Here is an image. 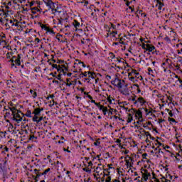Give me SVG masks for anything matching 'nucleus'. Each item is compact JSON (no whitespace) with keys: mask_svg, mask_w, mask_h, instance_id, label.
I'll return each mask as SVG.
<instances>
[{"mask_svg":"<svg viewBox=\"0 0 182 182\" xmlns=\"http://www.w3.org/2000/svg\"><path fill=\"white\" fill-rule=\"evenodd\" d=\"M134 86H136V92L137 93H140V92H141V90H140V87L139 86V85L135 84Z\"/></svg>","mask_w":182,"mask_h":182,"instance_id":"56","label":"nucleus"},{"mask_svg":"<svg viewBox=\"0 0 182 182\" xmlns=\"http://www.w3.org/2000/svg\"><path fill=\"white\" fill-rule=\"evenodd\" d=\"M31 11H32V14H37V12H42V9H38L36 6H34L33 7L31 8Z\"/></svg>","mask_w":182,"mask_h":182,"instance_id":"26","label":"nucleus"},{"mask_svg":"<svg viewBox=\"0 0 182 182\" xmlns=\"http://www.w3.org/2000/svg\"><path fill=\"white\" fill-rule=\"evenodd\" d=\"M105 29H107V31L108 30L109 32H112V31H110L111 29H114V26L113 25V23H109L107 25L105 26Z\"/></svg>","mask_w":182,"mask_h":182,"instance_id":"30","label":"nucleus"},{"mask_svg":"<svg viewBox=\"0 0 182 182\" xmlns=\"http://www.w3.org/2000/svg\"><path fill=\"white\" fill-rule=\"evenodd\" d=\"M105 176H106L105 182H117V180H118L117 178L112 180V177L110 176H109L108 174Z\"/></svg>","mask_w":182,"mask_h":182,"instance_id":"28","label":"nucleus"},{"mask_svg":"<svg viewBox=\"0 0 182 182\" xmlns=\"http://www.w3.org/2000/svg\"><path fill=\"white\" fill-rule=\"evenodd\" d=\"M49 171H50V168H48L43 172H42V175L46 176L49 173Z\"/></svg>","mask_w":182,"mask_h":182,"instance_id":"48","label":"nucleus"},{"mask_svg":"<svg viewBox=\"0 0 182 182\" xmlns=\"http://www.w3.org/2000/svg\"><path fill=\"white\" fill-rule=\"evenodd\" d=\"M73 25L75 29H78V28H80V23H79L76 20H74V21L73 22Z\"/></svg>","mask_w":182,"mask_h":182,"instance_id":"40","label":"nucleus"},{"mask_svg":"<svg viewBox=\"0 0 182 182\" xmlns=\"http://www.w3.org/2000/svg\"><path fill=\"white\" fill-rule=\"evenodd\" d=\"M115 143L117 144V146H119V147H122V140L117 139L115 141Z\"/></svg>","mask_w":182,"mask_h":182,"instance_id":"47","label":"nucleus"},{"mask_svg":"<svg viewBox=\"0 0 182 182\" xmlns=\"http://www.w3.org/2000/svg\"><path fill=\"white\" fill-rule=\"evenodd\" d=\"M142 159H143L144 161H146V160H147V154L146 153L142 154Z\"/></svg>","mask_w":182,"mask_h":182,"instance_id":"55","label":"nucleus"},{"mask_svg":"<svg viewBox=\"0 0 182 182\" xmlns=\"http://www.w3.org/2000/svg\"><path fill=\"white\" fill-rule=\"evenodd\" d=\"M0 43H6L5 34L0 33Z\"/></svg>","mask_w":182,"mask_h":182,"instance_id":"42","label":"nucleus"},{"mask_svg":"<svg viewBox=\"0 0 182 182\" xmlns=\"http://www.w3.org/2000/svg\"><path fill=\"white\" fill-rule=\"evenodd\" d=\"M8 13L5 12L4 10L0 9V22L1 23H4L5 21H8Z\"/></svg>","mask_w":182,"mask_h":182,"instance_id":"9","label":"nucleus"},{"mask_svg":"<svg viewBox=\"0 0 182 182\" xmlns=\"http://www.w3.org/2000/svg\"><path fill=\"white\" fill-rule=\"evenodd\" d=\"M83 163L85 166L82 168L83 171H85L88 174H91L92 170L93 169V163H92V161H89V158H85Z\"/></svg>","mask_w":182,"mask_h":182,"instance_id":"3","label":"nucleus"},{"mask_svg":"<svg viewBox=\"0 0 182 182\" xmlns=\"http://www.w3.org/2000/svg\"><path fill=\"white\" fill-rule=\"evenodd\" d=\"M139 132L140 133V137H144L146 143H150V140L155 139V138L150 134V132H146L143 128H141Z\"/></svg>","mask_w":182,"mask_h":182,"instance_id":"4","label":"nucleus"},{"mask_svg":"<svg viewBox=\"0 0 182 182\" xmlns=\"http://www.w3.org/2000/svg\"><path fill=\"white\" fill-rule=\"evenodd\" d=\"M30 93H31L32 97H33V99H36V97L38 96V93H36V90H30Z\"/></svg>","mask_w":182,"mask_h":182,"instance_id":"43","label":"nucleus"},{"mask_svg":"<svg viewBox=\"0 0 182 182\" xmlns=\"http://www.w3.org/2000/svg\"><path fill=\"white\" fill-rule=\"evenodd\" d=\"M133 122V114L128 113L127 115V123H132Z\"/></svg>","mask_w":182,"mask_h":182,"instance_id":"29","label":"nucleus"},{"mask_svg":"<svg viewBox=\"0 0 182 182\" xmlns=\"http://www.w3.org/2000/svg\"><path fill=\"white\" fill-rule=\"evenodd\" d=\"M95 181L97 182H101L102 181V178L101 176H94Z\"/></svg>","mask_w":182,"mask_h":182,"instance_id":"51","label":"nucleus"},{"mask_svg":"<svg viewBox=\"0 0 182 182\" xmlns=\"http://www.w3.org/2000/svg\"><path fill=\"white\" fill-rule=\"evenodd\" d=\"M107 100L109 103V106H112V105H114V99H113V97L109 96L107 97Z\"/></svg>","mask_w":182,"mask_h":182,"instance_id":"39","label":"nucleus"},{"mask_svg":"<svg viewBox=\"0 0 182 182\" xmlns=\"http://www.w3.org/2000/svg\"><path fill=\"white\" fill-rule=\"evenodd\" d=\"M178 168H182V161H179V164L178 165Z\"/></svg>","mask_w":182,"mask_h":182,"instance_id":"64","label":"nucleus"},{"mask_svg":"<svg viewBox=\"0 0 182 182\" xmlns=\"http://www.w3.org/2000/svg\"><path fill=\"white\" fill-rule=\"evenodd\" d=\"M94 176H98V177H102L103 174V171L102 170V168L97 166L95 171H94Z\"/></svg>","mask_w":182,"mask_h":182,"instance_id":"18","label":"nucleus"},{"mask_svg":"<svg viewBox=\"0 0 182 182\" xmlns=\"http://www.w3.org/2000/svg\"><path fill=\"white\" fill-rule=\"evenodd\" d=\"M108 107L109 108L108 110L109 114H113V113H116L117 112V109L112 108V105H109Z\"/></svg>","mask_w":182,"mask_h":182,"instance_id":"37","label":"nucleus"},{"mask_svg":"<svg viewBox=\"0 0 182 182\" xmlns=\"http://www.w3.org/2000/svg\"><path fill=\"white\" fill-rule=\"evenodd\" d=\"M47 32H49L50 33H53V34H55V31H53V30H52V28H48V31H47Z\"/></svg>","mask_w":182,"mask_h":182,"instance_id":"62","label":"nucleus"},{"mask_svg":"<svg viewBox=\"0 0 182 182\" xmlns=\"http://www.w3.org/2000/svg\"><path fill=\"white\" fill-rule=\"evenodd\" d=\"M117 182H126V178H118Z\"/></svg>","mask_w":182,"mask_h":182,"instance_id":"58","label":"nucleus"},{"mask_svg":"<svg viewBox=\"0 0 182 182\" xmlns=\"http://www.w3.org/2000/svg\"><path fill=\"white\" fill-rule=\"evenodd\" d=\"M9 109L12 113L13 120L16 122V123H21V122H22L23 119V116H25V114H23V113H22V112L20 110L15 108V107H9Z\"/></svg>","mask_w":182,"mask_h":182,"instance_id":"2","label":"nucleus"},{"mask_svg":"<svg viewBox=\"0 0 182 182\" xmlns=\"http://www.w3.org/2000/svg\"><path fill=\"white\" fill-rule=\"evenodd\" d=\"M38 116V115H34V117H33V122H36V123L38 122V120L39 119Z\"/></svg>","mask_w":182,"mask_h":182,"instance_id":"52","label":"nucleus"},{"mask_svg":"<svg viewBox=\"0 0 182 182\" xmlns=\"http://www.w3.org/2000/svg\"><path fill=\"white\" fill-rule=\"evenodd\" d=\"M68 70V68H66V65L60 64V67L58 68V72H66Z\"/></svg>","mask_w":182,"mask_h":182,"instance_id":"34","label":"nucleus"},{"mask_svg":"<svg viewBox=\"0 0 182 182\" xmlns=\"http://www.w3.org/2000/svg\"><path fill=\"white\" fill-rule=\"evenodd\" d=\"M25 116H26V117H32V112L31 110H28L25 114Z\"/></svg>","mask_w":182,"mask_h":182,"instance_id":"49","label":"nucleus"},{"mask_svg":"<svg viewBox=\"0 0 182 182\" xmlns=\"http://www.w3.org/2000/svg\"><path fill=\"white\" fill-rule=\"evenodd\" d=\"M155 155L156 157H161L163 156V151H161V149H156Z\"/></svg>","mask_w":182,"mask_h":182,"instance_id":"32","label":"nucleus"},{"mask_svg":"<svg viewBox=\"0 0 182 182\" xmlns=\"http://www.w3.org/2000/svg\"><path fill=\"white\" fill-rule=\"evenodd\" d=\"M24 28L25 26H23V24H22V22L17 21L14 29H17V31H23Z\"/></svg>","mask_w":182,"mask_h":182,"instance_id":"21","label":"nucleus"},{"mask_svg":"<svg viewBox=\"0 0 182 182\" xmlns=\"http://www.w3.org/2000/svg\"><path fill=\"white\" fill-rule=\"evenodd\" d=\"M144 110H145L146 114L147 115L151 114V113H153L151 109L145 108Z\"/></svg>","mask_w":182,"mask_h":182,"instance_id":"45","label":"nucleus"},{"mask_svg":"<svg viewBox=\"0 0 182 182\" xmlns=\"http://www.w3.org/2000/svg\"><path fill=\"white\" fill-rule=\"evenodd\" d=\"M153 177L151 178V182H171L170 180L166 178L165 177L161 178V180H159L157 178H156V174L154 173H152Z\"/></svg>","mask_w":182,"mask_h":182,"instance_id":"13","label":"nucleus"},{"mask_svg":"<svg viewBox=\"0 0 182 182\" xmlns=\"http://www.w3.org/2000/svg\"><path fill=\"white\" fill-rule=\"evenodd\" d=\"M149 43H150L149 41H144V43H142V46H141L142 49H144L147 52H154V50H156V47H154L153 44H149Z\"/></svg>","mask_w":182,"mask_h":182,"instance_id":"6","label":"nucleus"},{"mask_svg":"<svg viewBox=\"0 0 182 182\" xmlns=\"http://www.w3.org/2000/svg\"><path fill=\"white\" fill-rule=\"evenodd\" d=\"M106 16V13H102V15L100 14H97V19H98V18H103V16Z\"/></svg>","mask_w":182,"mask_h":182,"instance_id":"57","label":"nucleus"},{"mask_svg":"<svg viewBox=\"0 0 182 182\" xmlns=\"http://www.w3.org/2000/svg\"><path fill=\"white\" fill-rule=\"evenodd\" d=\"M136 16L138 18H139L140 16H141L142 18H146V16H147V14H146V13H143L142 10H138L136 11Z\"/></svg>","mask_w":182,"mask_h":182,"instance_id":"25","label":"nucleus"},{"mask_svg":"<svg viewBox=\"0 0 182 182\" xmlns=\"http://www.w3.org/2000/svg\"><path fill=\"white\" fill-rule=\"evenodd\" d=\"M111 58L114 59L115 62H117L118 63H120L122 62V58H116L113 53H111Z\"/></svg>","mask_w":182,"mask_h":182,"instance_id":"41","label":"nucleus"},{"mask_svg":"<svg viewBox=\"0 0 182 182\" xmlns=\"http://www.w3.org/2000/svg\"><path fill=\"white\" fill-rule=\"evenodd\" d=\"M141 182H146L149 178H151V174L147 169H141Z\"/></svg>","mask_w":182,"mask_h":182,"instance_id":"7","label":"nucleus"},{"mask_svg":"<svg viewBox=\"0 0 182 182\" xmlns=\"http://www.w3.org/2000/svg\"><path fill=\"white\" fill-rule=\"evenodd\" d=\"M36 7L38 8V9H42V8H41V1H37Z\"/></svg>","mask_w":182,"mask_h":182,"instance_id":"54","label":"nucleus"},{"mask_svg":"<svg viewBox=\"0 0 182 182\" xmlns=\"http://www.w3.org/2000/svg\"><path fill=\"white\" fill-rule=\"evenodd\" d=\"M91 15L94 18V19H97V15H103V12L99 11V10H94L92 13Z\"/></svg>","mask_w":182,"mask_h":182,"instance_id":"22","label":"nucleus"},{"mask_svg":"<svg viewBox=\"0 0 182 182\" xmlns=\"http://www.w3.org/2000/svg\"><path fill=\"white\" fill-rule=\"evenodd\" d=\"M87 75H88L87 76L88 79H95V77H96V74L95 73L88 71Z\"/></svg>","mask_w":182,"mask_h":182,"instance_id":"38","label":"nucleus"},{"mask_svg":"<svg viewBox=\"0 0 182 182\" xmlns=\"http://www.w3.org/2000/svg\"><path fill=\"white\" fill-rule=\"evenodd\" d=\"M87 73H89V71L88 72L82 73H81L82 77H87V76H88Z\"/></svg>","mask_w":182,"mask_h":182,"instance_id":"53","label":"nucleus"},{"mask_svg":"<svg viewBox=\"0 0 182 182\" xmlns=\"http://www.w3.org/2000/svg\"><path fill=\"white\" fill-rule=\"evenodd\" d=\"M112 85L118 87V90H119L120 93L124 95V96H129L130 95V90L127 87V84L123 80L115 79L112 82Z\"/></svg>","mask_w":182,"mask_h":182,"instance_id":"1","label":"nucleus"},{"mask_svg":"<svg viewBox=\"0 0 182 182\" xmlns=\"http://www.w3.org/2000/svg\"><path fill=\"white\" fill-rule=\"evenodd\" d=\"M109 36L113 39L114 41H117L119 39V36L117 33V31H112L109 33Z\"/></svg>","mask_w":182,"mask_h":182,"instance_id":"20","label":"nucleus"},{"mask_svg":"<svg viewBox=\"0 0 182 182\" xmlns=\"http://www.w3.org/2000/svg\"><path fill=\"white\" fill-rule=\"evenodd\" d=\"M63 23V18L58 19V25H62Z\"/></svg>","mask_w":182,"mask_h":182,"instance_id":"61","label":"nucleus"},{"mask_svg":"<svg viewBox=\"0 0 182 182\" xmlns=\"http://www.w3.org/2000/svg\"><path fill=\"white\" fill-rule=\"evenodd\" d=\"M41 112H43V108H36L33 112V114L36 116H41Z\"/></svg>","mask_w":182,"mask_h":182,"instance_id":"24","label":"nucleus"},{"mask_svg":"<svg viewBox=\"0 0 182 182\" xmlns=\"http://www.w3.org/2000/svg\"><path fill=\"white\" fill-rule=\"evenodd\" d=\"M136 70H133L131 73L128 74V77L131 82H133V83H136L137 82V75H136Z\"/></svg>","mask_w":182,"mask_h":182,"instance_id":"10","label":"nucleus"},{"mask_svg":"<svg viewBox=\"0 0 182 182\" xmlns=\"http://www.w3.org/2000/svg\"><path fill=\"white\" fill-rule=\"evenodd\" d=\"M95 105H96L97 107H98V109H100V110H102L104 116H106V114H107V112H109V110L107 109V107L102 105L100 104V102L95 103Z\"/></svg>","mask_w":182,"mask_h":182,"instance_id":"14","label":"nucleus"},{"mask_svg":"<svg viewBox=\"0 0 182 182\" xmlns=\"http://www.w3.org/2000/svg\"><path fill=\"white\" fill-rule=\"evenodd\" d=\"M149 124H151V122H148L146 123L143 124V127H147V126H149Z\"/></svg>","mask_w":182,"mask_h":182,"instance_id":"60","label":"nucleus"},{"mask_svg":"<svg viewBox=\"0 0 182 182\" xmlns=\"http://www.w3.org/2000/svg\"><path fill=\"white\" fill-rule=\"evenodd\" d=\"M73 68L75 69L76 72H80V70H82V68H86V65L83 62L76 60V62L73 65Z\"/></svg>","mask_w":182,"mask_h":182,"instance_id":"8","label":"nucleus"},{"mask_svg":"<svg viewBox=\"0 0 182 182\" xmlns=\"http://www.w3.org/2000/svg\"><path fill=\"white\" fill-rule=\"evenodd\" d=\"M28 6H30V8H32V6H36V4H38V1L36 0L28 1Z\"/></svg>","mask_w":182,"mask_h":182,"instance_id":"33","label":"nucleus"},{"mask_svg":"<svg viewBox=\"0 0 182 182\" xmlns=\"http://www.w3.org/2000/svg\"><path fill=\"white\" fill-rule=\"evenodd\" d=\"M121 153H122V154H124L126 156H127V154H129V149H127L126 148L121 146Z\"/></svg>","mask_w":182,"mask_h":182,"instance_id":"36","label":"nucleus"},{"mask_svg":"<svg viewBox=\"0 0 182 182\" xmlns=\"http://www.w3.org/2000/svg\"><path fill=\"white\" fill-rule=\"evenodd\" d=\"M41 29H44V31H46V32H48L49 31V27L45 24H41Z\"/></svg>","mask_w":182,"mask_h":182,"instance_id":"44","label":"nucleus"},{"mask_svg":"<svg viewBox=\"0 0 182 182\" xmlns=\"http://www.w3.org/2000/svg\"><path fill=\"white\" fill-rule=\"evenodd\" d=\"M45 5L46 6L48 9L51 10V17L53 18V15H55V13L56 12V7L55 6V2H53L52 0H42Z\"/></svg>","mask_w":182,"mask_h":182,"instance_id":"5","label":"nucleus"},{"mask_svg":"<svg viewBox=\"0 0 182 182\" xmlns=\"http://www.w3.org/2000/svg\"><path fill=\"white\" fill-rule=\"evenodd\" d=\"M125 159V165L127 166V168L132 167V162L133 161V159L132 157L129 156V155H127L124 156Z\"/></svg>","mask_w":182,"mask_h":182,"instance_id":"17","label":"nucleus"},{"mask_svg":"<svg viewBox=\"0 0 182 182\" xmlns=\"http://www.w3.org/2000/svg\"><path fill=\"white\" fill-rule=\"evenodd\" d=\"M35 43H39L41 42V40L38 38H36L34 41Z\"/></svg>","mask_w":182,"mask_h":182,"instance_id":"63","label":"nucleus"},{"mask_svg":"<svg viewBox=\"0 0 182 182\" xmlns=\"http://www.w3.org/2000/svg\"><path fill=\"white\" fill-rule=\"evenodd\" d=\"M41 171H42V169H37V168H35L34 169V173L36 174V176L34 177V180L36 181H38V178H39V173H41Z\"/></svg>","mask_w":182,"mask_h":182,"instance_id":"27","label":"nucleus"},{"mask_svg":"<svg viewBox=\"0 0 182 182\" xmlns=\"http://www.w3.org/2000/svg\"><path fill=\"white\" fill-rule=\"evenodd\" d=\"M48 62L49 65H51L53 69H56L58 72L59 71V68L60 64L58 63H56V60H49Z\"/></svg>","mask_w":182,"mask_h":182,"instance_id":"15","label":"nucleus"},{"mask_svg":"<svg viewBox=\"0 0 182 182\" xmlns=\"http://www.w3.org/2000/svg\"><path fill=\"white\" fill-rule=\"evenodd\" d=\"M155 145L157 146L156 149H161L160 147H162V149H166V147H164V144H161V142L159 141L158 140H155Z\"/></svg>","mask_w":182,"mask_h":182,"instance_id":"31","label":"nucleus"},{"mask_svg":"<svg viewBox=\"0 0 182 182\" xmlns=\"http://www.w3.org/2000/svg\"><path fill=\"white\" fill-rule=\"evenodd\" d=\"M135 117L138 120L136 123H143L144 119H143V112L140 110H137L135 112Z\"/></svg>","mask_w":182,"mask_h":182,"instance_id":"11","label":"nucleus"},{"mask_svg":"<svg viewBox=\"0 0 182 182\" xmlns=\"http://www.w3.org/2000/svg\"><path fill=\"white\" fill-rule=\"evenodd\" d=\"M158 97L161 98V100L162 103H164V105H167V103H171V99L170 97L166 95L165 97L161 96V95H159Z\"/></svg>","mask_w":182,"mask_h":182,"instance_id":"16","label":"nucleus"},{"mask_svg":"<svg viewBox=\"0 0 182 182\" xmlns=\"http://www.w3.org/2000/svg\"><path fill=\"white\" fill-rule=\"evenodd\" d=\"M146 100L143 97H139L135 102H134L135 105L136 103H139L141 106H143V105H145Z\"/></svg>","mask_w":182,"mask_h":182,"instance_id":"23","label":"nucleus"},{"mask_svg":"<svg viewBox=\"0 0 182 182\" xmlns=\"http://www.w3.org/2000/svg\"><path fill=\"white\" fill-rule=\"evenodd\" d=\"M119 43H121V45H126V42L124 41V38H121L119 41Z\"/></svg>","mask_w":182,"mask_h":182,"instance_id":"50","label":"nucleus"},{"mask_svg":"<svg viewBox=\"0 0 182 182\" xmlns=\"http://www.w3.org/2000/svg\"><path fill=\"white\" fill-rule=\"evenodd\" d=\"M136 81L137 80H143V77H141V75H139V73H137V71L136 72Z\"/></svg>","mask_w":182,"mask_h":182,"instance_id":"46","label":"nucleus"},{"mask_svg":"<svg viewBox=\"0 0 182 182\" xmlns=\"http://www.w3.org/2000/svg\"><path fill=\"white\" fill-rule=\"evenodd\" d=\"M11 62H14L16 65L20 66L21 65V55H18L17 57H13L11 59Z\"/></svg>","mask_w":182,"mask_h":182,"instance_id":"19","label":"nucleus"},{"mask_svg":"<svg viewBox=\"0 0 182 182\" xmlns=\"http://www.w3.org/2000/svg\"><path fill=\"white\" fill-rule=\"evenodd\" d=\"M156 2H157V4L156 5V7L158 8V9L159 11H161V9L164 6V4L163 3H161V1H160V0H157Z\"/></svg>","mask_w":182,"mask_h":182,"instance_id":"35","label":"nucleus"},{"mask_svg":"<svg viewBox=\"0 0 182 182\" xmlns=\"http://www.w3.org/2000/svg\"><path fill=\"white\" fill-rule=\"evenodd\" d=\"M5 134H6V132H0V136L1 137H5Z\"/></svg>","mask_w":182,"mask_h":182,"instance_id":"59","label":"nucleus"},{"mask_svg":"<svg viewBox=\"0 0 182 182\" xmlns=\"http://www.w3.org/2000/svg\"><path fill=\"white\" fill-rule=\"evenodd\" d=\"M7 23L6 25H8L9 28H11V29H15V26H16V23H18V20L16 19H10L8 18L6 21Z\"/></svg>","mask_w":182,"mask_h":182,"instance_id":"12","label":"nucleus"}]
</instances>
